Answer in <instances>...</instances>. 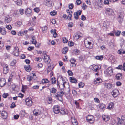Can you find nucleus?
I'll use <instances>...</instances> for the list:
<instances>
[{
	"label": "nucleus",
	"instance_id": "20",
	"mask_svg": "<svg viewBox=\"0 0 125 125\" xmlns=\"http://www.w3.org/2000/svg\"><path fill=\"white\" fill-rule=\"evenodd\" d=\"M114 107V103L113 102H111L109 104V105L108 106L107 108L109 110H111L113 109Z\"/></svg>",
	"mask_w": 125,
	"mask_h": 125
},
{
	"label": "nucleus",
	"instance_id": "61",
	"mask_svg": "<svg viewBox=\"0 0 125 125\" xmlns=\"http://www.w3.org/2000/svg\"><path fill=\"white\" fill-rule=\"evenodd\" d=\"M121 120L123 122H125V115H123L121 117Z\"/></svg>",
	"mask_w": 125,
	"mask_h": 125
},
{
	"label": "nucleus",
	"instance_id": "14",
	"mask_svg": "<svg viewBox=\"0 0 125 125\" xmlns=\"http://www.w3.org/2000/svg\"><path fill=\"white\" fill-rule=\"evenodd\" d=\"M53 111L55 113H58L60 112L59 106L58 105L54 106L53 107Z\"/></svg>",
	"mask_w": 125,
	"mask_h": 125
},
{
	"label": "nucleus",
	"instance_id": "40",
	"mask_svg": "<svg viewBox=\"0 0 125 125\" xmlns=\"http://www.w3.org/2000/svg\"><path fill=\"white\" fill-rule=\"evenodd\" d=\"M68 48L67 47H64L62 50V52L63 54L66 53L67 52Z\"/></svg>",
	"mask_w": 125,
	"mask_h": 125
},
{
	"label": "nucleus",
	"instance_id": "51",
	"mask_svg": "<svg viewBox=\"0 0 125 125\" xmlns=\"http://www.w3.org/2000/svg\"><path fill=\"white\" fill-rule=\"evenodd\" d=\"M115 32V30L111 32L108 33V35L111 36H114Z\"/></svg>",
	"mask_w": 125,
	"mask_h": 125
},
{
	"label": "nucleus",
	"instance_id": "2",
	"mask_svg": "<svg viewBox=\"0 0 125 125\" xmlns=\"http://www.w3.org/2000/svg\"><path fill=\"white\" fill-rule=\"evenodd\" d=\"M64 94L65 93L61 91L58 92L57 94L55 95V96L58 100L62 101V97Z\"/></svg>",
	"mask_w": 125,
	"mask_h": 125
},
{
	"label": "nucleus",
	"instance_id": "31",
	"mask_svg": "<svg viewBox=\"0 0 125 125\" xmlns=\"http://www.w3.org/2000/svg\"><path fill=\"white\" fill-rule=\"evenodd\" d=\"M31 38L32 39V40L31 41L33 44L36 45L37 43V41L35 39V37L34 36H33L31 37Z\"/></svg>",
	"mask_w": 125,
	"mask_h": 125
},
{
	"label": "nucleus",
	"instance_id": "43",
	"mask_svg": "<svg viewBox=\"0 0 125 125\" xmlns=\"http://www.w3.org/2000/svg\"><path fill=\"white\" fill-rule=\"evenodd\" d=\"M116 78L118 80L121 79L122 78V75L121 74H117L116 75Z\"/></svg>",
	"mask_w": 125,
	"mask_h": 125
},
{
	"label": "nucleus",
	"instance_id": "42",
	"mask_svg": "<svg viewBox=\"0 0 125 125\" xmlns=\"http://www.w3.org/2000/svg\"><path fill=\"white\" fill-rule=\"evenodd\" d=\"M52 100L51 97H48L47 99V104H50L52 103Z\"/></svg>",
	"mask_w": 125,
	"mask_h": 125
},
{
	"label": "nucleus",
	"instance_id": "45",
	"mask_svg": "<svg viewBox=\"0 0 125 125\" xmlns=\"http://www.w3.org/2000/svg\"><path fill=\"white\" fill-rule=\"evenodd\" d=\"M95 58L96 59L102 60L103 58V56L102 55L97 56H96Z\"/></svg>",
	"mask_w": 125,
	"mask_h": 125
},
{
	"label": "nucleus",
	"instance_id": "50",
	"mask_svg": "<svg viewBox=\"0 0 125 125\" xmlns=\"http://www.w3.org/2000/svg\"><path fill=\"white\" fill-rule=\"evenodd\" d=\"M57 13V12L56 11L54 10L51 11L50 13V14L52 16H54L56 15Z\"/></svg>",
	"mask_w": 125,
	"mask_h": 125
},
{
	"label": "nucleus",
	"instance_id": "52",
	"mask_svg": "<svg viewBox=\"0 0 125 125\" xmlns=\"http://www.w3.org/2000/svg\"><path fill=\"white\" fill-rule=\"evenodd\" d=\"M82 7L83 10H85L87 8V6L85 3H83L82 4Z\"/></svg>",
	"mask_w": 125,
	"mask_h": 125
},
{
	"label": "nucleus",
	"instance_id": "1",
	"mask_svg": "<svg viewBox=\"0 0 125 125\" xmlns=\"http://www.w3.org/2000/svg\"><path fill=\"white\" fill-rule=\"evenodd\" d=\"M104 73L106 76H111L112 75L113 70L111 67H109L104 71Z\"/></svg>",
	"mask_w": 125,
	"mask_h": 125
},
{
	"label": "nucleus",
	"instance_id": "47",
	"mask_svg": "<svg viewBox=\"0 0 125 125\" xmlns=\"http://www.w3.org/2000/svg\"><path fill=\"white\" fill-rule=\"evenodd\" d=\"M51 81L52 84H55L56 82V80L54 77L52 78L51 79Z\"/></svg>",
	"mask_w": 125,
	"mask_h": 125
},
{
	"label": "nucleus",
	"instance_id": "48",
	"mask_svg": "<svg viewBox=\"0 0 125 125\" xmlns=\"http://www.w3.org/2000/svg\"><path fill=\"white\" fill-rule=\"evenodd\" d=\"M66 110L65 109H62L60 111V113L63 115H64L66 114Z\"/></svg>",
	"mask_w": 125,
	"mask_h": 125
},
{
	"label": "nucleus",
	"instance_id": "44",
	"mask_svg": "<svg viewBox=\"0 0 125 125\" xmlns=\"http://www.w3.org/2000/svg\"><path fill=\"white\" fill-rule=\"evenodd\" d=\"M118 53L119 54L122 53L125 54V51L122 49H120L118 50Z\"/></svg>",
	"mask_w": 125,
	"mask_h": 125
},
{
	"label": "nucleus",
	"instance_id": "58",
	"mask_svg": "<svg viewBox=\"0 0 125 125\" xmlns=\"http://www.w3.org/2000/svg\"><path fill=\"white\" fill-rule=\"evenodd\" d=\"M68 75L70 76H72L73 75V73L70 70H69L68 71Z\"/></svg>",
	"mask_w": 125,
	"mask_h": 125
},
{
	"label": "nucleus",
	"instance_id": "13",
	"mask_svg": "<svg viewBox=\"0 0 125 125\" xmlns=\"http://www.w3.org/2000/svg\"><path fill=\"white\" fill-rule=\"evenodd\" d=\"M112 94L114 97H116L119 94V91L117 89H115L113 90L112 92Z\"/></svg>",
	"mask_w": 125,
	"mask_h": 125
},
{
	"label": "nucleus",
	"instance_id": "6",
	"mask_svg": "<svg viewBox=\"0 0 125 125\" xmlns=\"http://www.w3.org/2000/svg\"><path fill=\"white\" fill-rule=\"evenodd\" d=\"M91 66H92L93 68L92 70L93 71L97 72L99 71L101 68V66L100 65H92Z\"/></svg>",
	"mask_w": 125,
	"mask_h": 125
},
{
	"label": "nucleus",
	"instance_id": "7",
	"mask_svg": "<svg viewBox=\"0 0 125 125\" xmlns=\"http://www.w3.org/2000/svg\"><path fill=\"white\" fill-rule=\"evenodd\" d=\"M3 67V73L5 74H6L8 72L9 70V68L8 67V65L5 64H2Z\"/></svg>",
	"mask_w": 125,
	"mask_h": 125
},
{
	"label": "nucleus",
	"instance_id": "11",
	"mask_svg": "<svg viewBox=\"0 0 125 125\" xmlns=\"http://www.w3.org/2000/svg\"><path fill=\"white\" fill-rule=\"evenodd\" d=\"M25 14L27 16L30 17L32 15V10L30 9H27L25 11Z\"/></svg>",
	"mask_w": 125,
	"mask_h": 125
},
{
	"label": "nucleus",
	"instance_id": "28",
	"mask_svg": "<svg viewBox=\"0 0 125 125\" xmlns=\"http://www.w3.org/2000/svg\"><path fill=\"white\" fill-rule=\"evenodd\" d=\"M70 81L72 83H76L77 82L76 79L73 77H70Z\"/></svg>",
	"mask_w": 125,
	"mask_h": 125
},
{
	"label": "nucleus",
	"instance_id": "60",
	"mask_svg": "<svg viewBox=\"0 0 125 125\" xmlns=\"http://www.w3.org/2000/svg\"><path fill=\"white\" fill-rule=\"evenodd\" d=\"M72 17V13H70L69 14L68 16L67 17V19L68 20H71V17Z\"/></svg>",
	"mask_w": 125,
	"mask_h": 125
},
{
	"label": "nucleus",
	"instance_id": "5",
	"mask_svg": "<svg viewBox=\"0 0 125 125\" xmlns=\"http://www.w3.org/2000/svg\"><path fill=\"white\" fill-rule=\"evenodd\" d=\"M105 13L108 15H112L114 13V11L112 9L107 8L105 9Z\"/></svg>",
	"mask_w": 125,
	"mask_h": 125
},
{
	"label": "nucleus",
	"instance_id": "59",
	"mask_svg": "<svg viewBox=\"0 0 125 125\" xmlns=\"http://www.w3.org/2000/svg\"><path fill=\"white\" fill-rule=\"evenodd\" d=\"M22 4V1L21 0H18L17 1L16 4L18 5H21Z\"/></svg>",
	"mask_w": 125,
	"mask_h": 125
},
{
	"label": "nucleus",
	"instance_id": "4",
	"mask_svg": "<svg viewBox=\"0 0 125 125\" xmlns=\"http://www.w3.org/2000/svg\"><path fill=\"white\" fill-rule=\"evenodd\" d=\"M87 121L90 123H92L94 122V116L92 115H88L86 117Z\"/></svg>",
	"mask_w": 125,
	"mask_h": 125
},
{
	"label": "nucleus",
	"instance_id": "53",
	"mask_svg": "<svg viewBox=\"0 0 125 125\" xmlns=\"http://www.w3.org/2000/svg\"><path fill=\"white\" fill-rule=\"evenodd\" d=\"M42 28L43 32H45L47 30V27L45 26L44 27H42Z\"/></svg>",
	"mask_w": 125,
	"mask_h": 125
},
{
	"label": "nucleus",
	"instance_id": "10",
	"mask_svg": "<svg viewBox=\"0 0 125 125\" xmlns=\"http://www.w3.org/2000/svg\"><path fill=\"white\" fill-rule=\"evenodd\" d=\"M26 104L28 106H31L32 104V102L31 98H27L25 100Z\"/></svg>",
	"mask_w": 125,
	"mask_h": 125
},
{
	"label": "nucleus",
	"instance_id": "39",
	"mask_svg": "<svg viewBox=\"0 0 125 125\" xmlns=\"http://www.w3.org/2000/svg\"><path fill=\"white\" fill-rule=\"evenodd\" d=\"M29 65L24 66V68L26 71L27 72H29L31 70V68L30 67Z\"/></svg>",
	"mask_w": 125,
	"mask_h": 125
},
{
	"label": "nucleus",
	"instance_id": "36",
	"mask_svg": "<svg viewBox=\"0 0 125 125\" xmlns=\"http://www.w3.org/2000/svg\"><path fill=\"white\" fill-rule=\"evenodd\" d=\"M102 0H97V3L96 4V6H97L98 7H100L102 4Z\"/></svg>",
	"mask_w": 125,
	"mask_h": 125
},
{
	"label": "nucleus",
	"instance_id": "49",
	"mask_svg": "<svg viewBox=\"0 0 125 125\" xmlns=\"http://www.w3.org/2000/svg\"><path fill=\"white\" fill-rule=\"evenodd\" d=\"M84 84L83 82H80L78 84L79 87V88H83L84 87Z\"/></svg>",
	"mask_w": 125,
	"mask_h": 125
},
{
	"label": "nucleus",
	"instance_id": "38",
	"mask_svg": "<svg viewBox=\"0 0 125 125\" xmlns=\"http://www.w3.org/2000/svg\"><path fill=\"white\" fill-rule=\"evenodd\" d=\"M49 65H48V70L47 71H50L52 70L53 68V66L52 65V64H51V63L50 65L48 64Z\"/></svg>",
	"mask_w": 125,
	"mask_h": 125
},
{
	"label": "nucleus",
	"instance_id": "22",
	"mask_svg": "<svg viewBox=\"0 0 125 125\" xmlns=\"http://www.w3.org/2000/svg\"><path fill=\"white\" fill-rule=\"evenodd\" d=\"M99 108L102 110H104L105 108V106L104 104L102 103L99 105Z\"/></svg>",
	"mask_w": 125,
	"mask_h": 125
},
{
	"label": "nucleus",
	"instance_id": "3",
	"mask_svg": "<svg viewBox=\"0 0 125 125\" xmlns=\"http://www.w3.org/2000/svg\"><path fill=\"white\" fill-rule=\"evenodd\" d=\"M62 85L63 87L67 88V93L69 94L70 91V89L69 88V83L67 82H63V84Z\"/></svg>",
	"mask_w": 125,
	"mask_h": 125
},
{
	"label": "nucleus",
	"instance_id": "19",
	"mask_svg": "<svg viewBox=\"0 0 125 125\" xmlns=\"http://www.w3.org/2000/svg\"><path fill=\"white\" fill-rule=\"evenodd\" d=\"M102 117L103 120L105 121H108L110 119L108 115H103Z\"/></svg>",
	"mask_w": 125,
	"mask_h": 125
},
{
	"label": "nucleus",
	"instance_id": "30",
	"mask_svg": "<svg viewBox=\"0 0 125 125\" xmlns=\"http://www.w3.org/2000/svg\"><path fill=\"white\" fill-rule=\"evenodd\" d=\"M102 82V80L100 78H97L94 82V83L95 84H96L97 83Z\"/></svg>",
	"mask_w": 125,
	"mask_h": 125
},
{
	"label": "nucleus",
	"instance_id": "26",
	"mask_svg": "<svg viewBox=\"0 0 125 125\" xmlns=\"http://www.w3.org/2000/svg\"><path fill=\"white\" fill-rule=\"evenodd\" d=\"M11 20V19L9 17H6L5 19V22L6 23L10 22Z\"/></svg>",
	"mask_w": 125,
	"mask_h": 125
},
{
	"label": "nucleus",
	"instance_id": "9",
	"mask_svg": "<svg viewBox=\"0 0 125 125\" xmlns=\"http://www.w3.org/2000/svg\"><path fill=\"white\" fill-rule=\"evenodd\" d=\"M13 54L16 56H18L19 55V48L18 47H14Z\"/></svg>",
	"mask_w": 125,
	"mask_h": 125
},
{
	"label": "nucleus",
	"instance_id": "15",
	"mask_svg": "<svg viewBox=\"0 0 125 125\" xmlns=\"http://www.w3.org/2000/svg\"><path fill=\"white\" fill-rule=\"evenodd\" d=\"M33 112L34 115L36 116L40 115L41 113V110L37 109H35L33 111Z\"/></svg>",
	"mask_w": 125,
	"mask_h": 125
},
{
	"label": "nucleus",
	"instance_id": "24",
	"mask_svg": "<svg viewBox=\"0 0 125 125\" xmlns=\"http://www.w3.org/2000/svg\"><path fill=\"white\" fill-rule=\"evenodd\" d=\"M73 37L75 39L77 40L80 38L81 36L79 33H76L74 34Z\"/></svg>",
	"mask_w": 125,
	"mask_h": 125
},
{
	"label": "nucleus",
	"instance_id": "34",
	"mask_svg": "<svg viewBox=\"0 0 125 125\" xmlns=\"http://www.w3.org/2000/svg\"><path fill=\"white\" fill-rule=\"evenodd\" d=\"M43 55L42 56V58L44 59L45 62H46V59L47 57V55L46 54V52H43Z\"/></svg>",
	"mask_w": 125,
	"mask_h": 125
},
{
	"label": "nucleus",
	"instance_id": "21",
	"mask_svg": "<svg viewBox=\"0 0 125 125\" xmlns=\"http://www.w3.org/2000/svg\"><path fill=\"white\" fill-rule=\"evenodd\" d=\"M85 46L87 48L91 49L92 48V45L91 42L88 41L87 43L85 44Z\"/></svg>",
	"mask_w": 125,
	"mask_h": 125
},
{
	"label": "nucleus",
	"instance_id": "18",
	"mask_svg": "<svg viewBox=\"0 0 125 125\" xmlns=\"http://www.w3.org/2000/svg\"><path fill=\"white\" fill-rule=\"evenodd\" d=\"M1 116L4 119H6L8 117L7 113L5 111H3L2 112Z\"/></svg>",
	"mask_w": 125,
	"mask_h": 125
},
{
	"label": "nucleus",
	"instance_id": "17",
	"mask_svg": "<svg viewBox=\"0 0 125 125\" xmlns=\"http://www.w3.org/2000/svg\"><path fill=\"white\" fill-rule=\"evenodd\" d=\"M71 121L73 125H78L77 120L74 117H72L71 119Z\"/></svg>",
	"mask_w": 125,
	"mask_h": 125
},
{
	"label": "nucleus",
	"instance_id": "35",
	"mask_svg": "<svg viewBox=\"0 0 125 125\" xmlns=\"http://www.w3.org/2000/svg\"><path fill=\"white\" fill-rule=\"evenodd\" d=\"M25 112L21 111L20 114V116L21 118H23L25 116Z\"/></svg>",
	"mask_w": 125,
	"mask_h": 125
},
{
	"label": "nucleus",
	"instance_id": "63",
	"mask_svg": "<svg viewBox=\"0 0 125 125\" xmlns=\"http://www.w3.org/2000/svg\"><path fill=\"white\" fill-rule=\"evenodd\" d=\"M19 12L21 15H23L24 13V10L23 9H21L19 10Z\"/></svg>",
	"mask_w": 125,
	"mask_h": 125
},
{
	"label": "nucleus",
	"instance_id": "8",
	"mask_svg": "<svg viewBox=\"0 0 125 125\" xmlns=\"http://www.w3.org/2000/svg\"><path fill=\"white\" fill-rule=\"evenodd\" d=\"M104 85L105 88L108 89L111 88L113 86V85L107 82H104Z\"/></svg>",
	"mask_w": 125,
	"mask_h": 125
},
{
	"label": "nucleus",
	"instance_id": "29",
	"mask_svg": "<svg viewBox=\"0 0 125 125\" xmlns=\"http://www.w3.org/2000/svg\"><path fill=\"white\" fill-rule=\"evenodd\" d=\"M5 28H0V32L1 34L3 35H5L6 34V32L5 30Z\"/></svg>",
	"mask_w": 125,
	"mask_h": 125
},
{
	"label": "nucleus",
	"instance_id": "23",
	"mask_svg": "<svg viewBox=\"0 0 125 125\" xmlns=\"http://www.w3.org/2000/svg\"><path fill=\"white\" fill-rule=\"evenodd\" d=\"M123 16L122 15L120 14L118 18V21L120 23H121L123 21Z\"/></svg>",
	"mask_w": 125,
	"mask_h": 125
},
{
	"label": "nucleus",
	"instance_id": "12",
	"mask_svg": "<svg viewBox=\"0 0 125 125\" xmlns=\"http://www.w3.org/2000/svg\"><path fill=\"white\" fill-rule=\"evenodd\" d=\"M81 12L82 11L79 10L77 12L74 13V15L75 19L76 20L78 19L79 18L78 16L81 14Z\"/></svg>",
	"mask_w": 125,
	"mask_h": 125
},
{
	"label": "nucleus",
	"instance_id": "62",
	"mask_svg": "<svg viewBox=\"0 0 125 125\" xmlns=\"http://www.w3.org/2000/svg\"><path fill=\"white\" fill-rule=\"evenodd\" d=\"M85 58V57L84 56H81L79 57V60L80 61H82Z\"/></svg>",
	"mask_w": 125,
	"mask_h": 125
},
{
	"label": "nucleus",
	"instance_id": "46",
	"mask_svg": "<svg viewBox=\"0 0 125 125\" xmlns=\"http://www.w3.org/2000/svg\"><path fill=\"white\" fill-rule=\"evenodd\" d=\"M16 60H13L11 62L10 65L11 66H13L16 63Z\"/></svg>",
	"mask_w": 125,
	"mask_h": 125
},
{
	"label": "nucleus",
	"instance_id": "55",
	"mask_svg": "<svg viewBox=\"0 0 125 125\" xmlns=\"http://www.w3.org/2000/svg\"><path fill=\"white\" fill-rule=\"evenodd\" d=\"M74 103L75 104L76 106V107L77 108H78L79 107V102H77L76 100L74 101Z\"/></svg>",
	"mask_w": 125,
	"mask_h": 125
},
{
	"label": "nucleus",
	"instance_id": "37",
	"mask_svg": "<svg viewBox=\"0 0 125 125\" xmlns=\"http://www.w3.org/2000/svg\"><path fill=\"white\" fill-rule=\"evenodd\" d=\"M51 32L52 34H53V36L54 38H55L56 37L57 34L54 30H51Z\"/></svg>",
	"mask_w": 125,
	"mask_h": 125
},
{
	"label": "nucleus",
	"instance_id": "27",
	"mask_svg": "<svg viewBox=\"0 0 125 125\" xmlns=\"http://www.w3.org/2000/svg\"><path fill=\"white\" fill-rule=\"evenodd\" d=\"M117 119L118 120L117 122V124L118 125H122V124L125 125V122H123L121 120H120V119L118 117L117 118Z\"/></svg>",
	"mask_w": 125,
	"mask_h": 125
},
{
	"label": "nucleus",
	"instance_id": "33",
	"mask_svg": "<svg viewBox=\"0 0 125 125\" xmlns=\"http://www.w3.org/2000/svg\"><path fill=\"white\" fill-rule=\"evenodd\" d=\"M70 62L71 64L74 65L73 66H75L76 64L75 63V62H76L74 58H72L70 60Z\"/></svg>",
	"mask_w": 125,
	"mask_h": 125
},
{
	"label": "nucleus",
	"instance_id": "64",
	"mask_svg": "<svg viewBox=\"0 0 125 125\" xmlns=\"http://www.w3.org/2000/svg\"><path fill=\"white\" fill-rule=\"evenodd\" d=\"M82 2L80 0H77L76 1V3L77 5H79Z\"/></svg>",
	"mask_w": 125,
	"mask_h": 125
},
{
	"label": "nucleus",
	"instance_id": "57",
	"mask_svg": "<svg viewBox=\"0 0 125 125\" xmlns=\"http://www.w3.org/2000/svg\"><path fill=\"white\" fill-rule=\"evenodd\" d=\"M68 44L69 46H72L73 45L74 43L72 41H69L68 42Z\"/></svg>",
	"mask_w": 125,
	"mask_h": 125
},
{
	"label": "nucleus",
	"instance_id": "25",
	"mask_svg": "<svg viewBox=\"0 0 125 125\" xmlns=\"http://www.w3.org/2000/svg\"><path fill=\"white\" fill-rule=\"evenodd\" d=\"M27 32V31L26 30H24L23 31L20 32L18 35L19 36H22L26 34Z\"/></svg>",
	"mask_w": 125,
	"mask_h": 125
},
{
	"label": "nucleus",
	"instance_id": "54",
	"mask_svg": "<svg viewBox=\"0 0 125 125\" xmlns=\"http://www.w3.org/2000/svg\"><path fill=\"white\" fill-rule=\"evenodd\" d=\"M111 0H104V4L105 5H108L109 3V2H111Z\"/></svg>",
	"mask_w": 125,
	"mask_h": 125
},
{
	"label": "nucleus",
	"instance_id": "32",
	"mask_svg": "<svg viewBox=\"0 0 125 125\" xmlns=\"http://www.w3.org/2000/svg\"><path fill=\"white\" fill-rule=\"evenodd\" d=\"M50 93L54 94L57 91V90L55 88L53 87L51 89H49Z\"/></svg>",
	"mask_w": 125,
	"mask_h": 125
},
{
	"label": "nucleus",
	"instance_id": "56",
	"mask_svg": "<svg viewBox=\"0 0 125 125\" xmlns=\"http://www.w3.org/2000/svg\"><path fill=\"white\" fill-rule=\"evenodd\" d=\"M68 40L66 38H63L62 39V42L64 43H66L68 42Z\"/></svg>",
	"mask_w": 125,
	"mask_h": 125
},
{
	"label": "nucleus",
	"instance_id": "41",
	"mask_svg": "<svg viewBox=\"0 0 125 125\" xmlns=\"http://www.w3.org/2000/svg\"><path fill=\"white\" fill-rule=\"evenodd\" d=\"M121 33V31H120L117 30L116 31H115V35L117 36H120Z\"/></svg>",
	"mask_w": 125,
	"mask_h": 125
},
{
	"label": "nucleus",
	"instance_id": "16",
	"mask_svg": "<svg viewBox=\"0 0 125 125\" xmlns=\"http://www.w3.org/2000/svg\"><path fill=\"white\" fill-rule=\"evenodd\" d=\"M6 83L5 79L4 78L0 79V86L3 87L5 85Z\"/></svg>",
	"mask_w": 125,
	"mask_h": 125
}]
</instances>
